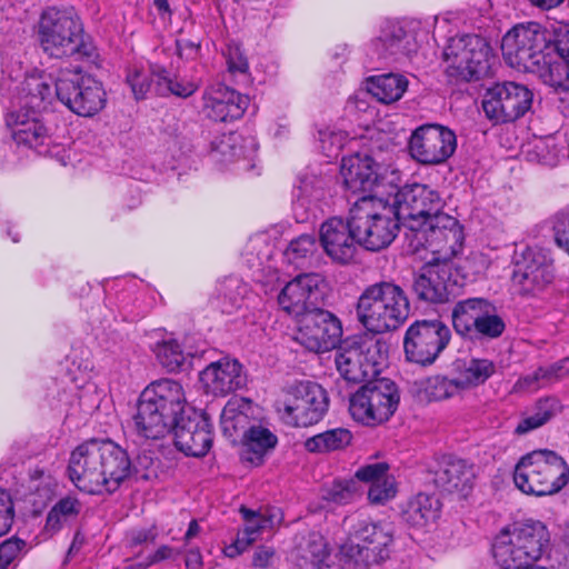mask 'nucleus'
I'll return each instance as SVG.
<instances>
[{
  "label": "nucleus",
  "instance_id": "f257e3e1",
  "mask_svg": "<svg viewBox=\"0 0 569 569\" xmlns=\"http://www.w3.org/2000/svg\"><path fill=\"white\" fill-rule=\"evenodd\" d=\"M134 467L122 447L109 439L92 438L70 453V481L89 495L113 493L131 477Z\"/></svg>",
  "mask_w": 569,
  "mask_h": 569
},
{
  "label": "nucleus",
  "instance_id": "f03ea898",
  "mask_svg": "<svg viewBox=\"0 0 569 569\" xmlns=\"http://www.w3.org/2000/svg\"><path fill=\"white\" fill-rule=\"evenodd\" d=\"M190 409L179 381H153L141 392L137 405L133 416L137 435L144 439H161L187 417Z\"/></svg>",
  "mask_w": 569,
  "mask_h": 569
},
{
  "label": "nucleus",
  "instance_id": "7ed1b4c3",
  "mask_svg": "<svg viewBox=\"0 0 569 569\" xmlns=\"http://www.w3.org/2000/svg\"><path fill=\"white\" fill-rule=\"evenodd\" d=\"M550 545L547 527L540 521L513 523L495 537L491 552L500 569L536 568Z\"/></svg>",
  "mask_w": 569,
  "mask_h": 569
},
{
  "label": "nucleus",
  "instance_id": "20e7f679",
  "mask_svg": "<svg viewBox=\"0 0 569 569\" xmlns=\"http://www.w3.org/2000/svg\"><path fill=\"white\" fill-rule=\"evenodd\" d=\"M40 41L51 57H73L89 63L97 62V48L83 33L82 23L72 10H46L40 22Z\"/></svg>",
  "mask_w": 569,
  "mask_h": 569
},
{
  "label": "nucleus",
  "instance_id": "39448f33",
  "mask_svg": "<svg viewBox=\"0 0 569 569\" xmlns=\"http://www.w3.org/2000/svg\"><path fill=\"white\" fill-rule=\"evenodd\" d=\"M359 322L372 333H385L398 329L410 312L405 290L391 281L368 286L357 302Z\"/></svg>",
  "mask_w": 569,
  "mask_h": 569
},
{
  "label": "nucleus",
  "instance_id": "423d86ee",
  "mask_svg": "<svg viewBox=\"0 0 569 569\" xmlns=\"http://www.w3.org/2000/svg\"><path fill=\"white\" fill-rule=\"evenodd\" d=\"M345 523L348 537L340 546V555L349 562L370 567L389 559L395 542L392 523L360 516L346 518Z\"/></svg>",
  "mask_w": 569,
  "mask_h": 569
},
{
  "label": "nucleus",
  "instance_id": "0eeeda50",
  "mask_svg": "<svg viewBox=\"0 0 569 569\" xmlns=\"http://www.w3.org/2000/svg\"><path fill=\"white\" fill-rule=\"evenodd\" d=\"M350 212L358 241L367 250L385 249L397 237L401 221L383 192L360 197L352 203Z\"/></svg>",
  "mask_w": 569,
  "mask_h": 569
},
{
  "label": "nucleus",
  "instance_id": "6e6552de",
  "mask_svg": "<svg viewBox=\"0 0 569 569\" xmlns=\"http://www.w3.org/2000/svg\"><path fill=\"white\" fill-rule=\"evenodd\" d=\"M566 460L552 450H533L522 456L513 471V482L523 493L542 497L559 492L568 482Z\"/></svg>",
  "mask_w": 569,
  "mask_h": 569
},
{
  "label": "nucleus",
  "instance_id": "1a4fd4ad",
  "mask_svg": "<svg viewBox=\"0 0 569 569\" xmlns=\"http://www.w3.org/2000/svg\"><path fill=\"white\" fill-rule=\"evenodd\" d=\"M387 358L386 343L373 335L346 339L336 352V367L348 382L359 383L377 376Z\"/></svg>",
  "mask_w": 569,
  "mask_h": 569
},
{
  "label": "nucleus",
  "instance_id": "9d476101",
  "mask_svg": "<svg viewBox=\"0 0 569 569\" xmlns=\"http://www.w3.org/2000/svg\"><path fill=\"white\" fill-rule=\"evenodd\" d=\"M442 56L447 63V74L463 81L478 80L487 76L495 60L490 43L478 34L451 38Z\"/></svg>",
  "mask_w": 569,
  "mask_h": 569
},
{
  "label": "nucleus",
  "instance_id": "9b49d317",
  "mask_svg": "<svg viewBox=\"0 0 569 569\" xmlns=\"http://www.w3.org/2000/svg\"><path fill=\"white\" fill-rule=\"evenodd\" d=\"M56 96L73 113L92 117L100 112L107 101L102 83L79 67L60 68L56 73Z\"/></svg>",
  "mask_w": 569,
  "mask_h": 569
},
{
  "label": "nucleus",
  "instance_id": "f8f14e48",
  "mask_svg": "<svg viewBox=\"0 0 569 569\" xmlns=\"http://www.w3.org/2000/svg\"><path fill=\"white\" fill-rule=\"evenodd\" d=\"M400 395L396 383L389 379H376L360 387L349 400L351 417L365 426H378L388 421L396 412Z\"/></svg>",
  "mask_w": 569,
  "mask_h": 569
},
{
  "label": "nucleus",
  "instance_id": "ddd939ff",
  "mask_svg": "<svg viewBox=\"0 0 569 569\" xmlns=\"http://www.w3.org/2000/svg\"><path fill=\"white\" fill-rule=\"evenodd\" d=\"M545 29L537 22L515 26L502 38L501 50L506 61L526 72H540L546 59L547 43Z\"/></svg>",
  "mask_w": 569,
  "mask_h": 569
},
{
  "label": "nucleus",
  "instance_id": "4468645a",
  "mask_svg": "<svg viewBox=\"0 0 569 569\" xmlns=\"http://www.w3.org/2000/svg\"><path fill=\"white\" fill-rule=\"evenodd\" d=\"M389 188L387 197L398 219L408 229H419L430 217L442 212L445 201L439 192L426 184L413 183L401 188Z\"/></svg>",
  "mask_w": 569,
  "mask_h": 569
},
{
  "label": "nucleus",
  "instance_id": "2eb2a0df",
  "mask_svg": "<svg viewBox=\"0 0 569 569\" xmlns=\"http://www.w3.org/2000/svg\"><path fill=\"white\" fill-rule=\"evenodd\" d=\"M340 174L345 188L352 194L377 196L383 192L386 197L389 188L400 180V172L396 169L381 168L368 154H351L342 158Z\"/></svg>",
  "mask_w": 569,
  "mask_h": 569
},
{
  "label": "nucleus",
  "instance_id": "dca6fc26",
  "mask_svg": "<svg viewBox=\"0 0 569 569\" xmlns=\"http://www.w3.org/2000/svg\"><path fill=\"white\" fill-rule=\"evenodd\" d=\"M329 408L327 391L318 383L300 381L291 386L282 407V420L291 427L306 428L321 421Z\"/></svg>",
  "mask_w": 569,
  "mask_h": 569
},
{
  "label": "nucleus",
  "instance_id": "f3484780",
  "mask_svg": "<svg viewBox=\"0 0 569 569\" xmlns=\"http://www.w3.org/2000/svg\"><path fill=\"white\" fill-rule=\"evenodd\" d=\"M0 91L11 101V108H21L32 111L46 110L56 96V79L41 71L27 72L22 78L18 76H3L0 80Z\"/></svg>",
  "mask_w": 569,
  "mask_h": 569
},
{
  "label": "nucleus",
  "instance_id": "a211bd4d",
  "mask_svg": "<svg viewBox=\"0 0 569 569\" xmlns=\"http://www.w3.org/2000/svg\"><path fill=\"white\" fill-rule=\"evenodd\" d=\"M418 246L432 253L431 259L452 261L463 246V230L459 221L443 211L430 217L419 229L411 230Z\"/></svg>",
  "mask_w": 569,
  "mask_h": 569
},
{
  "label": "nucleus",
  "instance_id": "6ab92c4d",
  "mask_svg": "<svg viewBox=\"0 0 569 569\" xmlns=\"http://www.w3.org/2000/svg\"><path fill=\"white\" fill-rule=\"evenodd\" d=\"M451 338L450 329L440 320H417L406 331L403 349L407 360L432 365L446 349Z\"/></svg>",
  "mask_w": 569,
  "mask_h": 569
},
{
  "label": "nucleus",
  "instance_id": "aec40b11",
  "mask_svg": "<svg viewBox=\"0 0 569 569\" xmlns=\"http://www.w3.org/2000/svg\"><path fill=\"white\" fill-rule=\"evenodd\" d=\"M533 93L525 84L517 82L497 83L488 89L482 108L486 116L496 123L512 122L530 111Z\"/></svg>",
  "mask_w": 569,
  "mask_h": 569
},
{
  "label": "nucleus",
  "instance_id": "412c9836",
  "mask_svg": "<svg viewBox=\"0 0 569 569\" xmlns=\"http://www.w3.org/2000/svg\"><path fill=\"white\" fill-rule=\"evenodd\" d=\"M553 278V268L547 254L537 248L522 247L513 253L511 282L521 296L542 291Z\"/></svg>",
  "mask_w": 569,
  "mask_h": 569
},
{
  "label": "nucleus",
  "instance_id": "4be33fe9",
  "mask_svg": "<svg viewBox=\"0 0 569 569\" xmlns=\"http://www.w3.org/2000/svg\"><path fill=\"white\" fill-rule=\"evenodd\" d=\"M342 336L340 320L321 308L298 319L293 339L307 350L326 352L337 347Z\"/></svg>",
  "mask_w": 569,
  "mask_h": 569
},
{
  "label": "nucleus",
  "instance_id": "5701e85b",
  "mask_svg": "<svg viewBox=\"0 0 569 569\" xmlns=\"http://www.w3.org/2000/svg\"><path fill=\"white\" fill-rule=\"evenodd\" d=\"M456 148V133L437 123L418 127L409 140L410 154L423 164L443 163L453 154Z\"/></svg>",
  "mask_w": 569,
  "mask_h": 569
},
{
  "label": "nucleus",
  "instance_id": "b1692460",
  "mask_svg": "<svg viewBox=\"0 0 569 569\" xmlns=\"http://www.w3.org/2000/svg\"><path fill=\"white\" fill-rule=\"evenodd\" d=\"M326 293V281L319 273H302L289 281L278 296L281 309L297 320L319 309Z\"/></svg>",
  "mask_w": 569,
  "mask_h": 569
},
{
  "label": "nucleus",
  "instance_id": "393cba45",
  "mask_svg": "<svg viewBox=\"0 0 569 569\" xmlns=\"http://www.w3.org/2000/svg\"><path fill=\"white\" fill-rule=\"evenodd\" d=\"M6 124L17 144L34 149L39 154L49 152L52 138L40 118V111L12 108L6 114Z\"/></svg>",
  "mask_w": 569,
  "mask_h": 569
},
{
  "label": "nucleus",
  "instance_id": "a878e982",
  "mask_svg": "<svg viewBox=\"0 0 569 569\" xmlns=\"http://www.w3.org/2000/svg\"><path fill=\"white\" fill-rule=\"evenodd\" d=\"M319 239L327 256L341 264L351 262L360 247L356 230L351 226L350 211L348 220L339 217L326 220L320 227Z\"/></svg>",
  "mask_w": 569,
  "mask_h": 569
},
{
  "label": "nucleus",
  "instance_id": "bb28decb",
  "mask_svg": "<svg viewBox=\"0 0 569 569\" xmlns=\"http://www.w3.org/2000/svg\"><path fill=\"white\" fill-rule=\"evenodd\" d=\"M452 261L430 259L420 272L415 277L412 289L417 298L432 303H441L448 300L450 287L456 283L452 280Z\"/></svg>",
  "mask_w": 569,
  "mask_h": 569
},
{
  "label": "nucleus",
  "instance_id": "cd10ccee",
  "mask_svg": "<svg viewBox=\"0 0 569 569\" xmlns=\"http://www.w3.org/2000/svg\"><path fill=\"white\" fill-rule=\"evenodd\" d=\"M239 512L243 528L238 532L236 541L227 548V555L234 557L247 550L267 529L279 527L283 521V512L274 506L261 507L253 510L241 506Z\"/></svg>",
  "mask_w": 569,
  "mask_h": 569
},
{
  "label": "nucleus",
  "instance_id": "c85d7f7f",
  "mask_svg": "<svg viewBox=\"0 0 569 569\" xmlns=\"http://www.w3.org/2000/svg\"><path fill=\"white\" fill-rule=\"evenodd\" d=\"M171 431L178 450L192 457L204 456L212 446V423L209 418L192 409Z\"/></svg>",
  "mask_w": 569,
  "mask_h": 569
},
{
  "label": "nucleus",
  "instance_id": "c756f323",
  "mask_svg": "<svg viewBox=\"0 0 569 569\" xmlns=\"http://www.w3.org/2000/svg\"><path fill=\"white\" fill-rule=\"evenodd\" d=\"M542 70L539 76L543 82L556 90L567 91L569 88V24L561 23L553 29V40L550 43Z\"/></svg>",
  "mask_w": 569,
  "mask_h": 569
},
{
  "label": "nucleus",
  "instance_id": "7c9ffc66",
  "mask_svg": "<svg viewBox=\"0 0 569 569\" xmlns=\"http://www.w3.org/2000/svg\"><path fill=\"white\" fill-rule=\"evenodd\" d=\"M249 106V98L236 90L217 82L203 92V112L217 122L239 119Z\"/></svg>",
  "mask_w": 569,
  "mask_h": 569
},
{
  "label": "nucleus",
  "instance_id": "2f4dec72",
  "mask_svg": "<svg viewBox=\"0 0 569 569\" xmlns=\"http://www.w3.org/2000/svg\"><path fill=\"white\" fill-rule=\"evenodd\" d=\"M257 150L253 138H243L232 132L211 142L210 156L216 162L234 163L238 170L250 171L256 167Z\"/></svg>",
  "mask_w": 569,
  "mask_h": 569
},
{
  "label": "nucleus",
  "instance_id": "473e14b6",
  "mask_svg": "<svg viewBox=\"0 0 569 569\" xmlns=\"http://www.w3.org/2000/svg\"><path fill=\"white\" fill-rule=\"evenodd\" d=\"M200 382L207 393L226 396L244 387L247 377L237 360L223 358L211 362L200 372Z\"/></svg>",
  "mask_w": 569,
  "mask_h": 569
},
{
  "label": "nucleus",
  "instance_id": "72a5a7b5",
  "mask_svg": "<svg viewBox=\"0 0 569 569\" xmlns=\"http://www.w3.org/2000/svg\"><path fill=\"white\" fill-rule=\"evenodd\" d=\"M417 40L410 30L401 22H387L380 36L372 41V49L378 59L400 60L409 58L417 51Z\"/></svg>",
  "mask_w": 569,
  "mask_h": 569
},
{
  "label": "nucleus",
  "instance_id": "f704fd0d",
  "mask_svg": "<svg viewBox=\"0 0 569 569\" xmlns=\"http://www.w3.org/2000/svg\"><path fill=\"white\" fill-rule=\"evenodd\" d=\"M476 472L473 466L462 459L446 458L435 473V483L449 493L467 497L475 483Z\"/></svg>",
  "mask_w": 569,
  "mask_h": 569
},
{
  "label": "nucleus",
  "instance_id": "c9c22d12",
  "mask_svg": "<svg viewBox=\"0 0 569 569\" xmlns=\"http://www.w3.org/2000/svg\"><path fill=\"white\" fill-rule=\"evenodd\" d=\"M153 352L159 363L169 372H178L191 367L194 358L203 357L204 348H193L186 339L184 345L168 338L156 343Z\"/></svg>",
  "mask_w": 569,
  "mask_h": 569
},
{
  "label": "nucleus",
  "instance_id": "e433bc0d",
  "mask_svg": "<svg viewBox=\"0 0 569 569\" xmlns=\"http://www.w3.org/2000/svg\"><path fill=\"white\" fill-rule=\"evenodd\" d=\"M278 437L267 427L251 426L242 436V459L259 466L277 446Z\"/></svg>",
  "mask_w": 569,
  "mask_h": 569
},
{
  "label": "nucleus",
  "instance_id": "4c0bfd02",
  "mask_svg": "<svg viewBox=\"0 0 569 569\" xmlns=\"http://www.w3.org/2000/svg\"><path fill=\"white\" fill-rule=\"evenodd\" d=\"M253 412L251 401L244 398L230 399L221 412V429L228 438L244 433L254 423L251 422Z\"/></svg>",
  "mask_w": 569,
  "mask_h": 569
},
{
  "label": "nucleus",
  "instance_id": "58836bf2",
  "mask_svg": "<svg viewBox=\"0 0 569 569\" xmlns=\"http://www.w3.org/2000/svg\"><path fill=\"white\" fill-rule=\"evenodd\" d=\"M366 83L367 91L386 104L398 101L408 89V80L400 73L371 76Z\"/></svg>",
  "mask_w": 569,
  "mask_h": 569
},
{
  "label": "nucleus",
  "instance_id": "ea45409f",
  "mask_svg": "<svg viewBox=\"0 0 569 569\" xmlns=\"http://www.w3.org/2000/svg\"><path fill=\"white\" fill-rule=\"evenodd\" d=\"M440 508V501L436 497L418 493L408 501L402 516L410 526L422 528L439 518Z\"/></svg>",
  "mask_w": 569,
  "mask_h": 569
},
{
  "label": "nucleus",
  "instance_id": "a19ab883",
  "mask_svg": "<svg viewBox=\"0 0 569 569\" xmlns=\"http://www.w3.org/2000/svg\"><path fill=\"white\" fill-rule=\"evenodd\" d=\"M561 409L562 406L555 397L540 399L530 410L521 415L520 420L515 428V433L523 436L542 427L557 416Z\"/></svg>",
  "mask_w": 569,
  "mask_h": 569
},
{
  "label": "nucleus",
  "instance_id": "79ce46f5",
  "mask_svg": "<svg viewBox=\"0 0 569 569\" xmlns=\"http://www.w3.org/2000/svg\"><path fill=\"white\" fill-rule=\"evenodd\" d=\"M491 303L482 298H469L458 301L452 309V325L458 335L466 337L478 323Z\"/></svg>",
  "mask_w": 569,
  "mask_h": 569
},
{
  "label": "nucleus",
  "instance_id": "37998d69",
  "mask_svg": "<svg viewBox=\"0 0 569 569\" xmlns=\"http://www.w3.org/2000/svg\"><path fill=\"white\" fill-rule=\"evenodd\" d=\"M455 367L463 390L485 383L496 372L495 362L485 358L457 360Z\"/></svg>",
  "mask_w": 569,
  "mask_h": 569
},
{
  "label": "nucleus",
  "instance_id": "c03bdc74",
  "mask_svg": "<svg viewBox=\"0 0 569 569\" xmlns=\"http://www.w3.org/2000/svg\"><path fill=\"white\" fill-rule=\"evenodd\" d=\"M81 511V503L74 497H64L60 499L48 512L44 531L54 535L62 527L74 520Z\"/></svg>",
  "mask_w": 569,
  "mask_h": 569
},
{
  "label": "nucleus",
  "instance_id": "a18cd8bd",
  "mask_svg": "<svg viewBox=\"0 0 569 569\" xmlns=\"http://www.w3.org/2000/svg\"><path fill=\"white\" fill-rule=\"evenodd\" d=\"M352 439L348 429L335 428L308 438L305 448L309 452H329L346 448Z\"/></svg>",
  "mask_w": 569,
  "mask_h": 569
},
{
  "label": "nucleus",
  "instance_id": "49530a36",
  "mask_svg": "<svg viewBox=\"0 0 569 569\" xmlns=\"http://www.w3.org/2000/svg\"><path fill=\"white\" fill-rule=\"evenodd\" d=\"M199 88V84L192 80L174 77L171 78L169 72L164 69L159 70L154 93L158 96L173 94L179 98L191 97Z\"/></svg>",
  "mask_w": 569,
  "mask_h": 569
},
{
  "label": "nucleus",
  "instance_id": "de8ad7c7",
  "mask_svg": "<svg viewBox=\"0 0 569 569\" xmlns=\"http://www.w3.org/2000/svg\"><path fill=\"white\" fill-rule=\"evenodd\" d=\"M248 293L247 283L237 278H229L222 286L220 306L224 313H232L240 309Z\"/></svg>",
  "mask_w": 569,
  "mask_h": 569
},
{
  "label": "nucleus",
  "instance_id": "09e8293b",
  "mask_svg": "<svg viewBox=\"0 0 569 569\" xmlns=\"http://www.w3.org/2000/svg\"><path fill=\"white\" fill-rule=\"evenodd\" d=\"M360 496L358 482L355 479L336 480L322 490V499L335 505H348Z\"/></svg>",
  "mask_w": 569,
  "mask_h": 569
},
{
  "label": "nucleus",
  "instance_id": "8fccbe9b",
  "mask_svg": "<svg viewBox=\"0 0 569 569\" xmlns=\"http://www.w3.org/2000/svg\"><path fill=\"white\" fill-rule=\"evenodd\" d=\"M298 549L300 557L315 567H318L331 557L325 538L317 532H310L305 543H300Z\"/></svg>",
  "mask_w": 569,
  "mask_h": 569
},
{
  "label": "nucleus",
  "instance_id": "3c124183",
  "mask_svg": "<svg viewBox=\"0 0 569 569\" xmlns=\"http://www.w3.org/2000/svg\"><path fill=\"white\" fill-rule=\"evenodd\" d=\"M159 70H148L143 68H132L128 71L127 83L137 100L143 99L149 92H154Z\"/></svg>",
  "mask_w": 569,
  "mask_h": 569
},
{
  "label": "nucleus",
  "instance_id": "603ef678",
  "mask_svg": "<svg viewBox=\"0 0 569 569\" xmlns=\"http://www.w3.org/2000/svg\"><path fill=\"white\" fill-rule=\"evenodd\" d=\"M505 330L503 320L495 313V309L492 305L486 312L482 315L478 323H476L470 333H467L466 337L473 338H489L495 339L502 335Z\"/></svg>",
  "mask_w": 569,
  "mask_h": 569
},
{
  "label": "nucleus",
  "instance_id": "864d4df0",
  "mask_svg": "<svg viewBox=\"0 0 569 569\" xmlns=\"http://www.w3.org/2000/svg\"><path fill=\"white\" fill-rule=\"evenodd\" d=\"M426 391L430 399L439 401L459 395L463 388L457 377L450 379L445 376H435L428 379Z\"/></svg>",
  "mask_w": 569,
  "mask_h": 569
},
{
  "label": "nucleus",
  "instance_id": "5fc2aeb1",
  "mask_svg": "<svg viewBox=\"0 0 569 569\" xmlns=\"http://www.w3.org/2000/svg\"><path fill=\"white\" fill-rule=\"evenodd\" d=\"M272 248L266 233L250 237L246 246V257L250 267L261 266L271 256Z\"/></svg>",
  "mask_w": 569,
  "mask_h": 569
},
{
  "label": "nucleus",
  "instance_id": "6e6d98bb",
  "mask_svg": "<svg viewBox=\"0 0 569 569\" xmlns=\"http://www.w3.org/2000/svg\"><path fill=\"white\" fill-rule=\"evenodd\" d=\"M348 133L342 130L326 128L319 130L318 141L322 153L328 158H335L348 141Z\"/></svg>",
  "mask_w": 569,
  "mask_h": 569
},
{
  "label": "nucleus",
  "instance_id": "4d7b16f0",
  "mask_svg": "<svg viewBox=\"0 0 569 569\" xmlns=\"http://www.w3.org/2000/svg\"><path fill=\"white\" fill-rule=\"evenodd\" d=\"M316 249V238L311 234H301L290 241L284 251V256L289 262L298 263L301 259L312 256Z\"/></svg>",
  "mask_w": 569,
  "mask_h": 569
},
{
  "label": "nucleus",
  "instance_id": "13d9d810",
  "mask_svg": "<svg viewBox=\"0 0 569 569\" xmlns=\"http://www.w3.org/2000/svg\"><path fill=\"white\" fill-rule=\"evenodd\" d=\"M309 184L302 182L293 201V213L298 222H308L317 217L318 206L308 196Z\"/></svg>",
  "mask_w": 569,
  "mask_h": 569
},
{
  "label": "nucleus",
  "instance_id": "bf43d9fd",
  "mask_svg": "<svg viewBox=\"0 0 569 569\" xmlns=\"http://www.w3.org/2000/svg\"><path fill=\"white\" fill-rule=\"evenodd\" d=\"M228 72L231 76L246 77L249 72V63L241 47L236 42H230L224 51Z\"/></svg>",
  "mask_w": 569,
  "mask_h": 569
},
{
  "label": "nucleus",
  "instance_id": "052dcab7",
  "mask_svg": "<svg viewBox=\"0 0 569 569\" xmlns=\"http://www.w3.org/2000/svg\"><path fill=\"white\" fill-rule=\"evenodd\" d=\"M550 229L553 233L556 244L569 252V236L567 229L569 227V212L562 209L549 219Z\"/></svg>",
  "mask_w": 569,
  "mask_h": 569
},
{
  "label": "nucleus",
  "instance_id": "680f3d73",
  "mask_svg": "<svg viewBox=\"0 0 569 569\" xmlns=\"http://www.w3.org/2000/svg\"><path fill=\"white\" fill-rule=\"evenodd\" d=\"M396 481L389 475L388 477L370 485L368 490V499L371 503L383 505L396 496Z\"/></svg>",
  "mask_w": 569,
  "mask_h": 569
},
{
  "label": "nucleus",
  "instance_id": "e2e57ef3",
  "mask_svg": "<svg viewBox=\"0 0 569 569\" xmlns=\"http://www.w3.org/2000/svg\"><path fill=\"white\" fill-rule=\"evenodd\" d=\"M14 503L9 491L0 489V537L6 536L14 520Z\"/></svg>",
  "mask_w": 569,
  "mask_h": 569
},
{
  "label": "nucleus",
  "instance_id": "0e129e2a",
  "mask_svg": "<svg viewBox=\"0 0 569 569\" xmlns=\"http://www.w3.org/2000/svg\"><path fill=\"white\" fill-rule=\"evenodd\" d=\"M529 154L533 156L539 163L548 167H555L559 162V150L553 140L539 141Z\"/></svg>",
  "mask_w": 569,
  "mask_h": 569
},
{
  "label": "nucleus",
  "instance_id": "69168bd1",
  "mask_svg": "<svg viewBox=\"0 0 569 569\" xmlns=\"http://www.w3.org/2000/svg\"><path fill=\"white\" fill-rule=\"evenodd\" d=\"M389 476V465L386 462H373L360 467L356 471V479L372 485Z\"/></svg>",
  "mask_w": 569,
  "mask_h": 569
},
{
  "label": "nucleus",
  "instance_id": "338daca9",
  "mask_svg": "<svg viewBox=\"0 0 569 569\" xmlns=\"http://www.w3.org/2000/svg\"><path fill=\"white\" fill-rule=\"evenodd\" d=\"M158 536L156 526L146 528H133L126 536L127 546L134 549L144 543L154 542Z\"/></svg>",
  "mask_w": 569,
  "mask_h": 569
},
{
  "label": "nucleus",
  "instance_id": "774afa93",
  "mask_svg": "<svg viewBox=\"0 0 569 569\" xmlns=\"http://www.w3.org/2000/svg\"><path fill=\"white\" fill-rule=\"evenodd\" d=\"M543 378H546V376H543V371L540 367L536 371L521 377L517 382V387L521 390L536 391L546 387Z\"/></svg>",
  "mask_w": 569,
  "mask_h": 569
}]
</instances>
